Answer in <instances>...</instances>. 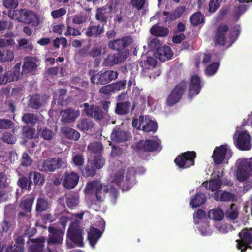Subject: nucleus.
<instances>
[{
    "label": "nucleus",
    "instance_id": "nucleus-1",
    "mask_svg": "<svg viewBox=\"0 0 252 252\" xmlns=\"http://www.w3.org/2000/svg\"><path fill=\"white\" fill-rule=\"evenodd\" d=\"M187 82L182 80L176 84L168 95L166 103L168 106H173L178 103L187 89Z\"/></svg>",
    "mask_w": 252,
    "mask_h": 252
},
{
    "label": "nucleus",
    "instance_id": "nucleus-2",
    "mask_svg": "<svg viewBox=\"0 0 252 252\" xmlns=\"http://www.w3.org/2000/svg\"><path fill=\"white\" fill-rule=\"evenodd\" d=\"M118 76V73L116 71L103 70L93 75L90 80L92 83L96 85H104L109 83L112 80H115Z\"/></svg>",
    "mask_w": 252,
    "mask_h": 252
},
{
    "label": "nucleus",
    "instance_id": "nucleus-3",
    "mask_svg": "<svg viewBox=\"0 0 252 252\" xmlns=\"http://www.w3.org/2000/svg\"><path fill=\"white\" fill-rule=\"evenodd\" d=\"M86 189L89 192L94 191L97 201L99 202H103L108 192V185L101 183L98 180H94L87 183Z\"/></svg>",
    "mask_w": 252,
    "mask_h": 252
},
{
    "label": "nucleus",
    "instance_id": "nucleus-4",
    "mask_svg": "<svg viewBox=\"0 0 252 252\" xmlns=\"http://www.w3.org/2000/svg\"><path fill=\"white\" fill-rule=\"evenodd\" d=\"M196 158L195 152L187 151L178 155L174 159V163L180 169H186L194 165Z\"/></svg>",
    "mask_w": 252,
    "mask_h": 252
},
{
    "label": "nucleus",
    "instance_id": "nucleus-5",
    "mask_svg": "<svg viewBox=\"0 0 252 252\" xmlns=\"http://www.w3.org/2000/svg\"><path fill=\"white\" fill-rule=\"evenodd\" d=\"M133 42V39L131 36H126L123 37L121 39L110 40L108 42V47L109 49L116 50L117 53L125 52L126 55V59L127 58L129 52L126 49Z\"/></svg>",
    "mask_w": 252,
    "mask_h": 252
},
{
    "label": "nucleus",
    "instance_id": "nucleus-6",
    "mask_svg": "<svg viewBox=\"0 0 252 252\" xmlns=\"http://www.w3.org/2000/svg\"><path fill=\"white\" fill-rule=\"evenodd\" d=\"M67 236L71 242H66L68 248L70 249L75 246L82 247L84 246L83 231L79 227H69Z\"/></svg>",
    "mask_w": 252,
    "mask_h": 252
},
{
    "label": "nucleus",
    "instance_id": "nucleus-7",
    "mask_svg": "<svg viewBox=\"0 0 252 252\" xmlns=\"http://www.w3.org/2000/svg\"><path fill=\"white\" fill-rule=\"evenodd\" d=\"M240 239L236 240L237 248L241 252H245L248 249H251L252 243V228H245L239 233Z\"/></svg>",
    "mask_w": 252,
    "mask_h": 252
},
{
    "label": "nucleus",
    "instance_id": "nucleus-8",
    "mask_svg": "<svg viewBox=\"0 0 252 252\" xmlns=\"http://www.w3.org/2000/svg\"><path fill=\"white\" fill-rule=\"evenodd\" d=\"M13 15L19 22L35 26L38 25L37 17L32 11L23 9L14 10Z\"/></svg>",
    "mask_w": 252,
    "mask_h": 252
},
{
    "label": "nucleus",
    "instance_id": "nucleus-9",
    "mask_svg": "<svg viewBox=\"0 0 252 252\" xmlns=\"http://www.w3.org/2000/svg\"><path fill=\"white\" fill-rule=\"evenodd\" d=\"M251 173L252 176V157L240 162L237 167V179L241 182H244L249 178Z\"/></svg>",
    "mask_w": 252,
    "mask_h": 252
},
{
    "label": "nucleus",
    "instance_id": "nucleus-10",
    "mask_svg": "<svg viewBox=\"0 0 252 252\" xmlns=\"http://www.w3.org/2000/svg\"><path fill=\"white\" fill-rule=\"evenodd\" d=\"M229 26L225 24H220L214 32L213 38L215 46H224L227 43Z\"/></svg>",
    "mask_w": 252,
    "mask_h": 252
},
{
    "label": "nucleus",
    "instance_id": "nucleus-11",
    "mask_svg": "<svg viewBox=\"0 0 252 252\" xmlns=\"http://www.w3.org/2000/svg\"><path fill=\"white\" fill-rule=\"evenodd\" d=\"M235 146L241 151H248L251 149V137L246 130L239 133L237 137L236 135L233 137Z\"/></svg>",
    "mask_w": 252,
    "mask_h": 252
},
{
    "label": "nucleus",
    "instance_id": "nucleus-12",
    "mask_svg": "<svg viewBox=\"0 0 252 252\" xmlns=\"http://www.w3.org/2000/svg\"><path fill=\"white\" fill-rule=\"evenodd\" d=\"M66 163L61 158H51L44 160L39 169L43 172H54L56 169L66 166Z\"/></svg>",
    "mask_w": 252,
    "mask_h": 252
},
{
    "label": "nucleus",
    "instance_id": "nucleus-13",
    "mask_svg": "<svg viewBox=\"0 0 252 252\" xmlns=\"http://www.w3.org/2000/svg\"><path fill=\"white\" fill-rule=\"evenodd\" d=\"M159 147V143L154 140H140L136 145V150L142 152L157 151Z\"/></svg>",
    "mask_w": 252,
    "mask_h": 252
},
{
    "label": "nucleus",
    "instance_id": "nucleus-14",
    "mask_svg": "<svg viewBox=\"0 0 252 252\" xmlns=\"http://www.w3.org/2000/svg\"><path fill=\"white\" fill-rule=\"evenodd\" d=\"M126 54L125 52L109 54L103 62V66L112 67L126 61Z\"/></svg>",
    "mask_w": 252,
    "mask_h": 252
},
{
    "label": "nucleus",
    "instance_id": "nucleus-15",
    "mask_svg": "<svg viewBox=\"0 0 252 252\" xmlns=\"http://www.w3.org/2000/svg\"><path fill=\"white\" fill-rule=\"evenodd\" d=\"M228 145L225 144L215 147L212 156L215 165H220L224 162L228 152Z\"/></svg>",
    "mask_w": 252,
    "mask_h": 252
},
{
    "label": "nucleus",
    "instance_id": "nucleus-16",
    "mask_svg": "<svg viewBox=\"0 0 252 252\" xmlns=\"http://www.w3.org/2000/svg\"><path fill=\"white\" fill-rule=\"evenodd\" d=\"M83 106L84 111L87 116L99 121L104 118V112L100 107L94 105H89L88 103H84Z\"/></svg>",
    "mask_w": 252,
    "mask_h": 252
},
{
    "label": "nucleus",
    "instance_id": "nucleus-17",
    "mask_svg": "<svg viewBox=\"0 0 252 252\" xmlns=\"http://www.w3.org/2000/svg\"><path fill=\"white\" fill-rule=\"evenodd\" d=\"M48 231L50 233L48 239V245L52 247L53 245L62 243L64 234L63 231L49 226Z\"/></svg>",
    "mask_w": 252,
    "mask_h": 252
},
{
    "label": "nucleus",
    "instance_id": "nucleus-18",
    "mask_svg": "<svg viewBox=\"0 0 252 252\" xmlns=\"http://www.w3.org/2000/svg\"><path fill=\"white\" fill-rule=\"evenodd\" d=\"M201 88V82L200 77L196 74L192 76L189 84V97L192 98L195 96L200 93Z\"/></svg>",
    "mask_w": 252,
    "mask_h": 252
},
{
    "label": "nucleus",
    "instance_id": "nucleus-19",
    "mask_svg": "<svg viewBox=\"0 0 252 252\" xmlns=\"http://www.w3.org/2000/svg\"><path fill=\"white\" fill-rule=\"evenodd\" d=\"M136 169L134 167H130L127 169L126 176L125 182L122 187L123 191L129 190L136 183Z\"/></svg>",
    "mask_w": 252,
    "mask_h": 252
},
{
    "label": "nucleus",
    "instance_id": "nucleus-20",
    "mask_svg": "<svg viewBox=\"0 0 252 252\" xmlns=\"http://www.w3.org/2000/svg\"><path fill=\"white\" fill-rule=\"evenodd\" d=\"M63 184L66 189H73L77 185L79 176L78 174L71 172L69 173H66L63 176Z\"/></svg>",
    "mask_w": 252,
    "mask_h": 252
},
{
    "label": "nucleus",
    "instance_id": "nucleus-21",
    "mask_svg": "<svg viewBox=\"0 0 252 252\" xmlns=\"http://www.w3.org/2000/svg\"><path fill=\"white\" fill-rule=\"evenodd\" d=\"M154 54L157 58L162 62L170 59L173 55L171 48L167 46L158 47Z\"/></svg>",
    "mask_w": 252,
    "mask_h": 252
},
{
    "label": "nucleus",
    "instance_id": "nucleus-22",
    "mask_svg": "<svg viewBox=\"0 0 252 252\" xmlns=\"http://www.w3.org/2000/svg\"><path fill=\"white\" fill-rule=\"evenodd\" d=\"M62 120L64 123H71L74 121L80 115L79 110H75L73 108L62 110L60 112Z\"/></svg>",
    "mask_w": 252,
    "mask_h": 252
},
{
    "label": "nucleus",
    "instance_id": "nucleus-23",
    "mask_svg": "<svg viewBox=\"0 0 252 252\" xmlns=\"http://www.w3.org/2000/svg\"><path fill=\"white\" fill-rule=\"evenodd\" d=\"M104 25L101 26L100 24L97 25L92 24L91 23L85 32V35L87 37L96 38L100 36L104 33Z\"/></svg>",
    "mask_w": 252,
    "mask_h": 252
},
{
    "label": "nucleus",
    "instance_id": "nucleus-24",
    "mask_svg": "<svg viewBox=\"0 0 252 252\" xmlns=\"http://www.w3.org/2000/svg\"><path fill=\"white\" fill-rule=\"evenodd\" d=\"M130 134L120 128L114 129L111 134V140L117 142H123L131 138Z\"/></svg>",
    "mask_w": 252,
    "mask_h": 252
},
{
    "label": "nucleus",
    "instance_id": "nucleus-25",
    "mask_svg": "<svg viewBox=\"0 0 252 252\" xmlns=\"http://www.w3.org/2000/svg\"><path fill=\"white\" fill-rule=\"evenodd\" d=\"M109 8V11L107 10L106 6L98 8L96 10L95 18L97 21L102 23L103 25L106 24L108 21L112 9V6H110Z\"/></svg>",
    "mask_w": 252,
    "mask_h": 252
},
{
    "label": "nucleus",
    "instance_id": "nucleus-26",
    "mask_svg": "<svg viewBox=\"0 0 252 252\" xmlns=\"http://www.w3.org/2000/svg\"><path fill=\"white\" fill-rule=\"evenodd\" d=\"M235 194L226 191H216L213 198L217 201L229 202L233 201L235 200Z\"/></svg>",
    "mask_w": 252,
    "mask_h": 252
},
{
    "label": "nucleus",
    "instance_id": "nucleus-27",
    "mask_svg": "<svg viewBox=\"0 0 252 252\" xmlns=\"http://www.w3.org/2000/svg\"><path fill=\"white\" fill-rule=\"evenodd\" d=\"M44 103L43 97L37 94L32 95L28 102V106L33 109H39Z\"/></svg>",
    "mask_w": 252,
    "mask_h": 252
},
{
    "label": "nucleus",
    "instance_id": "nucleus-28",
    "mask_svg": "<svg viewBox=\"0 0 252 252\" xmlns=\"http://www.w3.org/2000/svg\"><path fill=\"white\" fill-rule=\"evenodd\" d=\"M150 33L156 37H165L169 32L168 28L157 24L154 25L150 30Z\"/></svg>",
    "mask_w": 252,
    "mask_h": 252
},
{
    "label": "nucleus",
    "instance_id": "nucleus-29",
    "mask_svg": "<svg viewBox=\"0 0 252 252\" xmlns=\"http://www.w3.org/2000/svg\"><path fill=\"white\" fill-rule=\"evenodd\" d=\"M102 232L97 228L94 227L90 228L88 233V239L90 245L94 248V246L98 239L101 237Z\"/></svg>",
    "mask_w": 252,
    "mask_h": 252
},
{
    "label": "nucleus",
    "instance_id": "nucleus-30",
    "mask_svg": "<svg viewBox=\"0 0 252 252\" xmlns=\"http://www.w3.org/2000/svg\"><path fill=\"white\" fill-rule=\"evenodd\" d=\"M17 184L22 191H29L32 189V182L28 177L22 176L19 178Z\"/></svg>",
    "mask_w": 252,
    "mask_h": 252
},
{
    "label": "nucleus",
    "instance_id": "nucleus-31",
    "mask_svg": "<svg viewBox=\"0 0 252 252\" xmlns=\"http://www.w3.org/2000/svg\"><path fill=\"white\" fill-rule=\"evenodd\" d=\"M81 172L82 176L85 178L93 177L96 174L97 169L88 160L84 168L81 169Z\"/></svg>",
    "mask_w": 252,
    "mask_h": 252
},
{
    "label": "nucleus",
    "instance_id": "nucleus-32",
    "mask_svg": "<svg viewBox=\"0 0 252 252\" xmlns=\"http://www.w3.org/2000/svg\"><path fill=\"white\" fill-rule=\"evenodd\" d=\"M61 131L67 138L70 140H77L80 136V133L77 130L69 127H62Z\"/></svg>",
    "mask_w": 252,
    "mask_h": 252
},
{
    "label": "nucleus",
    "instance_id": "nucleus-33",
    "mask_svg": "<svg viewBox=\"0 0 252 252\" xmlns=\"http://www.w3.org/2000/svg\"><path fill=\"white\" fill-rule=\"evenodd\" d=\"M50 208L47 199L45 197H40L37 199L35 211L37 213L46 211Z\"/></svg>",
    "mask_w": 252,
    "mask_h": 252
},
{
    "label": "nucleus",
    "instance_id": "nucleus-34",
    "mask_svg": "<svg viewBox=\"0 0 252 252\" xmlns=\"http://www.w3.org/2000/svg\"><path fill=\"white\" fill-rule=\"evenodd\" d=\"M131 103L129 101L121 102L117 103L115 112L119 115H126L129 112Z\"/></svg>",
    "mask_w": 252,
    "mask_h": 252
},
{
    "label": "nucleus",
    "instance_id": "nucleus-35",
    "mask_svg": "<svg viewBox=\"0 0 252 252\" xmlns=\"http://www.w3.org/2000/svg\"><path fill=\"white\" fill-rule=\"evenodd\" d=\"M33 176L34 184L35 186H42L45 183V176L37 171H30L28 174V177L31 179Z\"/></svg>",
    "mask_w": 252,
    "mask_h": 252
},
{
    "label": "nucleus",
    "instance_id": "nucleus-36",
    "mask_svg": "<svg viewBox=\"0 0 252 252\" xmlns=\"http://www.w3.org/2000/svg\"><path fill=\"white\" fill-rule=\"evenodd\" d=\"M206 201L205 194L197 193L190 201V205L192 208H196L204 204Z\"/></svg>",
    "mask_w": 252,
    "mask_h": 252
},
{
    "label": "nucleus",
    "instance_id": "nucleus-37",
    "mask_svg": "<svg viewBox=\"0 0 252 252\" xmlns=\"http://www.w3.org/2000/svg\"><path fill=\"white\" fill-rule=\"evenodd\" d=\"M34 244L31 247L32 252H42L44 248V241L40 238L29 239Z\"/></svg>",
    "mask_w": 252,
    "mask_h": 252
},
{
    "label": "nucleus",
    "instance_id": "nucleus-38",
    "mask_svg": "<svg viewBox=\"0 0 252 252\" xmlns=\"http://www.w3.org/2000/svg\"><path fill=\"white\" fill-rule=\"evenodd\" d=\"M94 126L93 121L88 119H83L78 123V128L83 131L91 129Z\"/></svg>",
    "mask_w": 252,
    "mask_h": 252
},
{
    "label": "nucleus",
    "instance_id": "nucleus-39",
    "mask_svg": "<svg viewBox=\"0 0 252 252\" xmlns=\"http://www.w3.org/2000/svg\"><path fill=\"white\" fill-rule=\"evenodd\" d=\"M33 201V198H27L23 199L20 201L19 207L25 212H31Z\"/></svg>",
    "mask_w": 252,
    "mask_h": 252
},
{
    "label": "nucleus",
    "instance_id": "nucleus-40",
    "mask_svg": "<svg viewBox=\"0 0 252 252\" xmlns=\"http://www.w3.org/2000/svg\"><path fill=\"white\" fill-rule=\"evenodd\" d=\"M190 22L191 25L194 26L204 24L205 22L204 16L200 12H197L191 16Z\"/></svg>",
    "mask_w": 252,
    "mask_h": 252
},
{
    "label": "nucleus",
    "instance_id": "nucleus-41",
    "mask_svg": "<svg viewBox=\"0 0 252 252\" xmlns=\"http://www.w3.org/2000/svg\"><path fill=\"white\" fill-rule=\"evenodd\" d=\"M14 55L13 52L10 50H0V62L5 63L13 60Z\"/></svg>",
    "mask_w": 252,
    "mask_h": 252
},
{
    "label": "nucleus",
    "instance_id": "nucleus-42",
    "mask_svg": "<svg viewBox=\"0 0 252 252\" xmlns=\"http://www.w3.org/2000/svg\"><path fill=\"white\" fill-rule=\"evenodd\" d=\"M97 170L102 168L105 163V159L101 155H95L92 160H90Z\"/></svg>",
    "mask_w": 252,
    "mask_h": 252
},
{
    "label": "nucleus",
    "instance_id": "nucleus-43",
    "mask_svg": "<svg viewBox=\"0 0 252 252\" xmlns=\"http://www.w3.org/2000/svg\"><path fill=\"white\" fill-rule=\"evenodd\" d=\"M238 214L237 207L234 203L231 204L230 207L225 211V215L227 218L232 220L237 218Z\"/></svg>",
    "mask_w": 252,
    "mask_h": 252
},
{
    "label": "nucleus",
    "instance_id": "nucleus-44",
    "mask_svg": "<svg viewBox=\"0 0 252 252\" xmlns=\"http://www.w3.org/2000/svg\"><path fill=\"white\" fill-rule=\"evenodd\" d=\"M12 82L19 80L22 76V73L20 72V64L17 63L9 72H8Z\"/></svg>",
    "mask_w": 252,
    "mask_h": 252
},
{
    "label": "nucleus",
    "instance_id": "nucleus-45",
    "mask_svg": "<svg viewBox=\"0 0 252 252\" xmlns=\"http://www.w3.org/2000/svg\"><path fill=\"white\" fill-rule=\"evenodd\" d=\"M88 149L91 153L100 155L103 150V147L101 143L96 141L90 143Z\"/></svg>",
    "mask_w": 252,
    "mask_h": 252
},
{
    "label": "nucleus",
    "instance_id": "nucleus-46",
    "mask_svg": "<svg viewBox=\"0 0 252 252\" xmlns=\"http://www.w3.org/2000/svg\"><path fill=\"white\" fill-rule=\"evenodd\" d=\"M22 120L26 124L33 125L38 120L37 115L33 113L24 114L22 116Z\"/></svg>",
    "mask_w": 252,
    "mask_h": 252
},
{
    "label": "nucleus",
    "instance_id": "nucleus-47",
    "mask_svg": "<svg viewBox=\"0 0 252 252\" xmlns=\"http://www.w3.org/2000/svg\"><path fill=\"white\" fill-rule=\"evenodd\" d=\"M209 216L213 220H220L224 217V212L222 210L218 208L210 210L209 212Z\"/></svg>",
    "mask_w": 252,
    "mask_h": 252
},
{
    "label": "nucleus",
    "instance_id": "nucleus-48",
    "mask_svg": "<svg viewBox=\"0 0 252 252\" xmlns=\"http://www.w3.org/2000/svg\"><path fill=\"white\" fill-rule=\"evenodd\" d=\"M79 197L74 194H68L66 197V204L68 208L73 209L78 204Z\"/></svg>",
    "mask_w": 252,
    "mask_h": 252
},
{
    "label": "nucleus",
    "instance_id": "nucleus-49",
    "mask_svg": "<svg viewBox=\"0 0 252 252\" xmlns=\"http://www.w3.org/2000/svg\"><path fill=\"white\" fill-rule=\"evenodd\" d=\"M158 125L157 123L152 121L149 120L146 124L142 127L143 131L147 133L150 132H155L158 130Z\"/></svg>",
    "mask_w": 252,
    "mask_h": 252
},
{
    "label": "nucleus",
    "instance_id": "nucleus-50",
    "mask_svg": "<svg viewBox=\"0 0 252 252\" xmlns=\"http://www.w3.org/2000/svg\"><path fill=\"white\" fill-rule=\"evenodd\" d=\"M185 7L184 6H179L173 12L169 15L168 17H166V22L167 21V19H169V21H173L177 18H180L185 11Z\"/></svg>",
    "mask_w": 252,
    "mask_h": 252
},
{
    "label": "nucleus",
    "instance_id": "nucleus-51",
    "mask_svg": "<svg viewBox=\"0 0 252 252\" xmlns=\"http://www.w3.org/2000/svg\"><path fill=\"white\" fill-rule=\"evenodd\" d=\"M221 185V181L220 179H215L209 182L208 186H207L206 188L212 191H217V190L220 188Z\"/></svg>",
    "mask_w": 252,
    "mask_h": 252
},
{
    "label": "nucleus",
    "instance_id": "nucleus-52",
    "mask_svg": "<svg viewBox=\"0 0 252 252\" xmlns=\"http://www.w3.org/2000/svg\"><path fill=\"white\" fill-rule=\"evenodd\" d=\"M88 16L86 13H80L75 15L72 19V23L75 24L80 25L87 22Z\"/></svg>",
    "mask_w": 252,
    "mask_h": 252
},
{
    "label": "nucleus",
    "instance_id": "nucleus-53",
    "mask_svg": "<svg viewBox=\"0 0 252 252\" xmlns=\"http://www.w3.org/2000/svg\"><path fill=\"white\" fill-rule=\"evenodd\" d=\"M38 133L40 134L41 137L46 140H51L54 135L52 130L47 128L38 129Z\"/></svg>",
    "mask_w": 252,
    "mask_h": 252
},
{
    "label": "nucleus",
    "instance_id": "nucleus-54",
    "mask_svg": "<svg viewBox=\"0 0 252 252\" xmlns=\"http://www.w3.org/2000/svg\"><path fill=\"white\" fill-rule=\"evenodd\" d=\"M37 68L36 63L33 61H26L24 62L23 70L25 73H29L34 71Z\"/></svg>",
    "mask_w": 252,
    "mask_h": 252
},
{
    "label": "nucleus",
    "instance_id": "nucleus-55",
    "mask_svg": "<svg viewBox=\"0 0 252 252\" xmlns=\"http://www.w3.org/2000/svg\"><path fill=\"white\" fill-rule=\"evenodd\" d=\"M85 159L84 156L81 154H76L72 157V162L77 167L80 168L84 164Z\"/></svg>",
    "mask_w": 252,
    "mask_h": 252
},
{
    "label": "nucleus",
    "instance_id": "nucleus-56",
    "mask_svg": "<svg viewBox=\"0 0 252 252\" xmlns=\"http://www.w3.org/2000/svg\"><path fill=\"white\" fill-rule=\"evenodd\" d=\"M1 140L7 144H13L16 142L17 139L12 134L5 132L2 134Z\"/></svg>",
    "mask_w": 252,
    "mask_h": 252
},
{
    "label": "nucleus",
    "instance_id": "nucleus-57",
    "mask_svg": "<svg viewBox=\"0 0 252 252\" xmlns=\"http://www.w3.org/2000/svg\"><path fill=\"white\" fill-rule=\"evenodd\" d=\"M241 31V27L239 25H235L233 26L230 33V37L231 40L234 42L238 38Z\"/></svg>",
    "mask_w": 252,
    "mask_h": 252
},
{
    "label": "nucleus",
    "instance_id": "nucleus-58",
    "mask_svg": "<svg viewBox=\"0 0 252 252\" xmlns=\"http://www.w3.org/2000/svg\"><path fill=\"white\" fill-rule=\"evenodd\" d=\"M219 63L218 62H214L208 65L206 69L205 73L209 76H212L215 74L218 70Z\"/></svg>",
    "mask_w": 252,
    "mask_h": 252
},
{
    "label": "nucleus",
    "instance_id": "nucleus-59",
    "mask_svg": "<svg viewBox=\"0 0 252 252\" xmlns=\"http://www.w3.org/2000/svg\"><path fill=\"white\" fill-rule=\"evenodd\" d=\"M16 223L14 221L4 220L2 223L1 231L2 232H6L10 229H14Z\"/></svg>",
    "mask_w": 252,
    "mask_h": 252
},
{
    "label": "nucleus",
    "instance_id": "nucleus-60",
    "mask_svg": "<svg viewBox=\"0 0 252 252\" xmlns=\"http://www.w3.org/2000/svg\"><path fill=\"white\" fill-rule=\"evenodd\" d=\"M13 125V122L10 120L0 119V129H10Z\"/></svg>",
    "mask_w": 252,
    "mask_h": 252
},
{
    "label": "nucleus",
    "instance_id": "nucleus-61",
    "mask_svg": "<svg viewBox=\"0 0 252 252\" xmlns=\"http://www.w3.org/2000/svg\"><path fill=\"white\" fill-rule=\"evenodd\" d=\"M146 2V0H131L130 3L133 8L140 11L144 8Z\"/></svg>",
    "mask_w": 252,
    "mask_h": 252
},
{
    "label": "nucleus",
    "instance_id": "nucleus-62",
    "mask_svg": "<svg viewBox=\"0 0 252 252\" xmlns=\"http://www.w3.org/2000/svg\"><path fill=\"white\" fill-rule=\"evenodd\" d=\"M24 247L17 244H10L6 246L5 252H23Z\"/></svg>",
    "mask_w": 252,
    "mask_h": 252
},
{
    "label": "nucleus",
    "instance_id": "nucleus-63",
    "mask_svg": "<svg viewBox=\"0 0 252 252\" xmlns=\"http://www.w3.org/2000/svg\"><path fill=\"white\" fill-rule=\"evenodd\" d=\"M64 35L67 36H80L81 34V32L78 30L72 28L69 25H67L66 32L64 33Z\"/></svg>",
    "mask_w": 252,
    "mask_h": 252
},
{
    "label": "nucleus",
    "instance_id": "nucleus-64",
    "mask_svg": "<svg viewBox=\"0 0 252 252\" xmlns=\"http://www.w3.org/2000/svg\"><path fill=\"white\" fill-rule=\"evenodd\" d=\"M102 48L100 46H94L88 52V55L92 58L97 57L101 55Z\"/></svg>",
    "mask_w": 252,
    "mask_h": 252
}]
</instances>
